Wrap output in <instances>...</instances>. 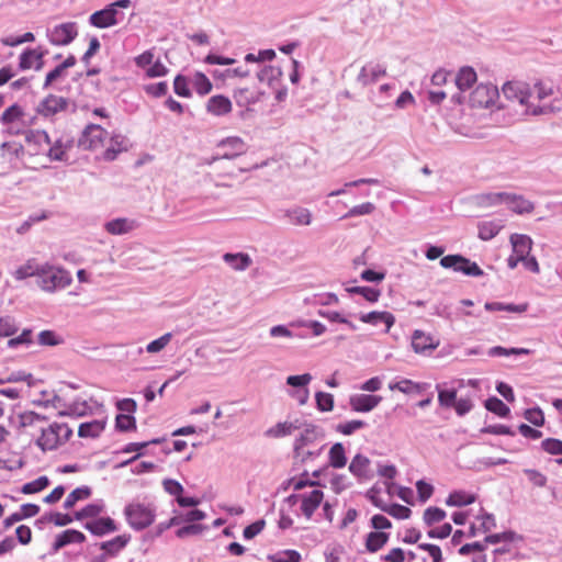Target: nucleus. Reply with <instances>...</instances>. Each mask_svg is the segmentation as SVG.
Returning <instances> with one entry per match:
<instances>
[{
    "label": "nucleus",
    "mask_w": 562,
    "mask_h": 562,
    "mask_svg": "<svg viewBox=\"0 0 562 562\" xmlns=\"http://www.w3.org/2000/svg\"><path fill=\"white\" fill-rule=\"evenodd\" d=\"M364 427H367L366 422L355 419V420H349L346 423H340L336 426L335 429H336V431H338L345 436H349V435H352L355 431H357L361 428H364Z\"/></svg>",
    "instance_id": "680f3d73"
},
{
    "label": "nucleus",
    "mask_w": 562,
    "mask_h": 562,
    "mask_svg": "<svg viewBox=\"0 0 562 562\" xmlns=\"http://www.w3.org/2000/svg\"><path fill=\"white\" fill-rule=\"evenodd\" d=\"M508 192H488L475 196V202L481 207L496 206L506 203Z\"/></svg>",
    "instance_id": "7c9ffc66"
},
{
    "label": "nucleus",
    "mask_w": 562,
    "mask_h": 562,
    "mask_svg": "<svg viewBox=\"0 0 562 562\" xmlns=\"http://www.w3.org/2000/svg\"><path fill=\"white\" fill-rule=\"evenodd\" d=\"M477 76L475 70L470 66L462 67L454 76L453 80L460 91L470 89L476 81Z\"/></svg>",
    "instance_id": "cd10ccee"
},
{
    "label": "nucleus",
    "mask_w": 562,
    "mask_h": 562,
    "mask_svg": "<svg viewBox=\"0 0 562 562\" xmlns=\"http://www.w3.org/2000/svg\"><path fill=\"white\" fill-rule=\"evenodd\" d=\"M47 156L53 161H64L67 159V146L63 144L61 139H57L54 144L47 146Z\"/></svg>",
    "instance_id": "3c124183"
},
{
    "label": "nucleus",
    "mask_w": 562,
    "mask_h": 562,
    "mask_svg": "<svg viewBox=\"0 0 562 562\" xmlns=\"http://www.w3.org/2000/svg\"><path fill=\"white\" fill-rule=\"evenodd\" d=\"M119 15L122 13L108 4L104 9L93 12L89 18V23L98 29H106L119 23Z\"/></svg>",
    "instance_id": "9b49d317"
},
{
    "label": "nucleus",
    "mask_w": 562,
    "mask_h": 562,
    "mask_svg": "<svg viewBox=\"0 0 562 562\" xmlns=\"http://www.w3.org/2000/svg\"><path fill=\"white\" fill-rule=\"evenodd\" d=\"M85 541L86 536L81 531L76 529H67L56 536L52 546V550L54 553H56L70 543H82Z\"/></svg>",
    "instance_id": "aec40b11"
},
{
    "label": "nucleus",
    "mask_w": 562,
    "mask_h": 562,
    "mask_svg": "<svg viewBox=\"0 0 562 562\" xmlns=\"http://www.w3.org/2000/svg\"><path fill=\"white\" fill-rule=\"evenodd\" d=\"M438 346L439 340L423 330L416 329L412 335V347L416 353L431 352Z\"/></svg>",
    "instance_id": "4468645a"
},
{
    "label": "nucleus",
    "mask_w": 562,
    "mask_h": 562,
    "mask_svg": "<svg viewBox=\"0 0 562 562\" xmlns=\"http://www.w3.org/2000/svg\"><path fill=\"white\" fill-rule=\"evenodd\" d=\"M475 502V496L463 491H454L446 499L448 506H467Z\"/></svg>",
    "instance_id": "79ce46f5"
},
{
    "label": "nucleus",
    "mask_w": 562,
    "mask_h": 562,
    "mask_svg": "<svg viewBox=\"0 0 562 562\" xmlns=\"http://www.w3.org/2000/svg\"><path fill=\"white\" fill-rule=\"evenodd\" d=\"M502 92L507 100L525 106L527 114L541 115L548 112V106L535 105L530 101L532 98L531 87L525 81H507L504 83Z\"/></svg>",
    "instance_id": "f257e3e1"
},
{
    "label": "nucleus",
    "mask_w": 562,
    "mask_h": 562,
    "mask_svg": "<svg viewBox=\"0 0 562 562\" xmlns=\"http://www.w3.org/2000/svg\"><path fill=\"white\" fill-rule=\"evenodd\" d=\"M425 386L426 384L416 383L408 379H403L389 385L391 390H397L405 394H420L425 390Z\"/></svg>",
    "instance_id": "ea45409f"
},
{
    "label": "nucleus",
    "mask_w": 562,
    "mask_h": 562,
    "mask_svg": "<svg viewBox=\"0 0 562 562\" xmlns=\"http://www.w3.org/2000/svg\"><path fill=\"white\" fill-rule=\"evenodd\" d=\"M47 417L40 415L35 412H25L20 415V425L21 427H33L38 423L46 422Z\"/></svg>",
    "instance_id": "69168bd1"
},
{
    "label": "nucleus",
    "mask_w": 562,
    "mask_h": 562,
    "mask_svg": "<svg viewBox=\"0 0 562 562\" xmlns=\"http://www.w3.org/2000/svg\"><path fill=\"white\" fill-rule=\"evenodd\" d=\"M23 115V110L20 105L13 104L9 106L0 116L2 124H10L19 120Z\"/></svg>",
    "instance_id": "338daca9"
},
{
    "label": "nucleus",
    "mask_w": 562,
    "mask_h": 562,
    "mask_svg": "<svg viewBox=\"0 0 562 562\" xmlns=\"http://www.w3.org/2000/svg\"><path fill=\"white\" fill-rule=\"evenodd\" d=\"M236 173L233 171L226 172L224 175H218V179H215L213 175L209 173L204 177L203 182L205 187L213 186L215 189H229L232 184L223 181V178H235Z\"/></svg>",
    "instance_id": "09e8293b"
},
{
    "label": "nucleus",
    "mask_w": 562,
    "mask_h": 562,
    "mask_svg": "<svg viewBox=\"0 0 562 562\" xmlns=\"http://www.w3.org/2000/svg\"><path fill=\"white\" fill-rule=\"evenodd\" d=\"M171 339H172V333H166L162 336H160L159 338L150 341L146 346V351L148 353H157V352L161 351L171 341Z\"/></svg>",
    "instance_id": "0e129e2a"
},
{
    "label": "nucleus",
    "mask_w": 562,
    "mask_h": 562,
    "mask_svg": "<svg viewBox=\"0 0 562 562\" xmlns=\"http://www.w3.org/2000/svg\"><path fill=\"white\" fill-rule=\"evenodd\" d=\"M386 75V67L380 63L370 61L366 64L359 75L357 81L361 86L366 87L376 82L380 78Z\"/></svg>",
    "instance_id": "f8f14e48"
},
{
    "label": "nucleus",
    "mask_w": 562,
    "mask_h": 562,
    "mask_svg": "<svg viewBox=\"0 0 562 562\" xmlns=\"http://www.w3.org/2000/svg\"><path fill=\"white\" fill-rule=\"evenodd\" d=\"M78 35L76 22H66L55 25L47 30V37L50 44L55 46H65L70 44Z\"/></svg>",
    "instance_id": "0eeeda50"
},
{
    "label": "nucleus",
    "mask_w": 562,
    "mask_h": 562,
    "mask_svg": "<svg viewBox=\"0 0 562 562\" xmlns=\"http://www.w3.org/2000/svg\"><path fill=\"white\" fill-rule=\"evenodd\" d=\"M44 56H45L44 50L26 48L20 55L19 67L21 70H26L32 67H34L35 70H41L44 66V61H43Z\"/></svg>",
    "instance_id": "a211bd4d"
},
{
    "label": "nucleus",
    "mask_w": 562,
    "mask_h": 562,
    "mask_svg": "<svg viewBox=\"0 0 562 562\" xmlns=\"http://www.w3.org/2000/svg\"><path fill=\"white\" fill-rule=\"evenodd\" d=\"M106 134V131L100 125L89 124L83 130L78 144L86 150L94 149L103 144Z\"/></svg>",
    "instance_id": "1a4fd4ad"
},
{
    "label": "nucleus",
    "mask_w": 562,
    "mask_h": 562,
    "mask_svg": "<svg viewBox=\"0 0 562 562\" xmlns=\"http://www.w3.org/2000/svg\"><path fill=\"white\" fill-rule=\"evenodd\" d=\"M316 407L321 412H331L334 408V396L326 392H316L315 394Z\"/></svg>",
    "instance_id": "bf43d9fd"
},
{
    "label": "nucleus",
    "mask_w": 562,
    "mask_h": 562,
    "mask_svg": "<svg viewBox=\"0 0 562 562\" xmlns=\"http://www.w3.org/2000/svg\"><path fill=\"white\" fill-rule=\"evenodd\" d=\"M105 427L104 420H91L82 423L78 429V436L81 438H95L98 437Z\"/></svg>",
    "instance_id": "72a5a7b5"
},
{
    "label": "nucleus",
    "mask_w": 562,
    "mask_h": 562,
    "mask_svg": "<svg viewBox=\"0 0 562 562\" xmlns=\"http://www.w3.org/2000/svg\"><path fill=\"white\" fill-rule=\"evenodd\" d=\"M263 92L250 91L248 88L237 89L234 93L235 101L238 106H248L261 100Z\"/></svg>",
    "instance_id": "2f4dec72"
},
{
    "label": "nucleus",
    "mask_w": 562,
    "mask_h": 562,
    "mask_svg": "<svg viewBox=\"0 0 562 562\" xmlns=\"http://www.w3.org/2000/svg\"><path fill=\"white\" fill-rule=\"evenodd\" d=\"M272 562H300L301 554L296 550H283L269 555Z\"/></svg>",
    "instance_id": "e2e57ef3"
},
{
    "label": "nucleus",
    "mask_w": 562,
    "mask_h": 562,
    "mask_svg": "<svg viewBox=\"0 0 562 562\" xmlns=\"http://www.w3.org/2000/svg\"><path fill=\"white\" fill-rule=\"evenodd\" d=\"M224 261L229 265L234 270L244 271L251 265V259L247 254H225Z\"/></svg>",
    "instance_id": "f704fd0d"
},
{
    "label": "nucleus",
    "mask_w": 562,
    "mask_h": 562,
    "mask_svg": "<svg viewBox=\"0 0 562 562\" xmlns=\"http://www.w3.org/2000/svg\"><path fill=\"white\" fill-rule=\"evenodd\" d=\"M347 291L351 294H360L370 303L376 302L381 294L379 290L370 286H352L347 288Z\"/></svg>",
    "instance_id": "4d7b16f0"
},
{
    "label": "nucleus",
    "mask_w": 562,
    "mask_h": 562,
    "mask_svg": "<svg viewBox=\"0 0 562 562\" xmlns=\"http://www.w3.org/2000/svg\"><path fill=\"white\" fill-rule=\"evenodd\" d=\"M217 148L223 151L218 153L216 156H213L211 159H205V164L212 165L221 159L231 160L246 151L245 143L239 137H228L226 139H223L217 145Z\"/></svg>",
    "instance_id": "423d86ee"
},
{
    "label": "nucleus",
    "mask_w": 562,
    "mask_h": 562,
    "mask_svg": "<svg viewBox=\"0 0 562 562\" xmlns=\"http://www.w3.org/2000/svg\"><path fill=\"white\" fill-rule=\"evenodd\" d=\"M389 539L390 533L385 531H371L366 537V549L371 553L378 552L387 543Z\"/></svg>",
    "instance_id": "c756f323"
},
{
    "label": "nucleus",
    "mask_w": 562,
    "mask_h": 562,
    "mask_svg": "<svg viewBox=\"0 0 562 562\" xmlns=\"http://www.w3.org/2000/svg\"><path fill=\"white\" fill-rule=\"evenodd\" d=\"M134 218L117 217L104 224V229L111 235H125L138 227Z\"/></svg>",
    "instance_id": "f3484780"
},
{
    "label": "nucleus",
    "mask_w": 562,
    "mask_h": 562,
    "mask_svg": "<svg viewBox=\"0 0 562 562\" xmlns=\"http://www.w3.org/2000/svg\"><path fill=\"white\" fill-rule=\"evenodd\" d=\"M282 71L279 67L263 66L258 72L257 78L260 82H267L272 86L273 81L281 77Z\"/></svg>",
    "instance_id": "de8ad7c7"
},
{
    "label": "nucleus",
    "mask_w": 562,
    "mask_h": 562,
    "mask_svg": "<svg viewBox=\"0 0 562 562\" xmlns=\"http://www.w3.org/2000/svg\"><path fill=\"white\" fill-rule=\"evenodd\" d=\"M381 401L382 397L379 395L355 394L350 396L349 404L352 411L367 413L375 408Z\"/></svg>",
    "instance_id": "2eb2a0df"
},
{
    "label": "nucleus",
    "mask_w": 562,
    "mask_h": 562,
    "mask_svg": "<svg viewBox=\"0 0 562 562\" xmlns=\"http://www.w3.org/2000/svg\"><path fill=\"white\" fill-rule=\"evenodd\" d=\"M18 330V324L12 316L0 317V337L13 336Z\"/></svg>",
    "instance_id": "13d9d810"
},
{
    "label": "nucleus",
    "mask_w": 562,
    "mask_h": 562,
    "mask_svg": "<svg viewBox=\"0 0 562 562\" xmlns=\"http://www.w3.org/2000/svg\"><path fill=\"white\" fill-rule=\"evenodd\" d=\"M502 228V221L481 222L479 224V238L482 240H491Z\"/></svg>",
    "instance_id": "e433bc0d"
},
{
    "label": "nucleus",
    "mask_w": 562,
    "mask_h": 562,
    "mask_svg": "<svg viewBox=\"0 0 562 562\" xmlns=\"http://www.w3.org/2000/svg\"><path fill=\"white\" fill-rule=\"evenodd\" d=\"M49 483H50L49 479L47 476L43 475L32 482L25 483L22 486L21 492L23 494H34V493L41 492L44 488H46L49 485Z\"/></svg>",
    "instance_id": "6e6d98bb"
},
{
    "label": "nucleus",
    "mask_w": 562,
    "mask_h": 562,
    "mask_svg": "<svg viewBox=\"0 0 562 562\" xmlns=\"http://www.w3.org/2000/svg\"><path fill=\"white\" fill-rule=\"evenodd\" d=\"M329 465L334 469H341L347 463L345 447L341 442L331 446L328 453Z\"/></svg>",
    "instance_id": "c9c22d12"
},
{
    "label": "nucleus",
    "mask_w": 562,
    "mask_h": 562,
    "mask_svg": "<svg viewBox=\"0 0 562 562\" xmlns=\"http://www.w3.org/2000/svg\"><path fill=\"white\" fill-rule=\"evenodd\" d=\"M72 281L71 274L63 269L49 265H43L37 280L38 286L46 292L65 289Z\"/></svg>",
    "instance_id": "20e7f679"
},
{
    "label": "nucleus",
    "mask_w": 562,
    "mask_h": 562,
    "mask_svg": "<svg viewBox=\"0 0 562 562\" xmlns=\"http://www.w3.org/2000/svg\"><path fill=\"white\" fill-rule=\"evenodd\" d=\"M447 514L443 509L439 507H428L424 512V522L428 527H432L434 525L442 521L446 518Z\"/></svg>",
    "instance_id": "8fccbe9b"
},
{
    "label": "nucleus",
    "mask_w": 562,
    "mask_h": 562,
    "mask_svg": "<svg viewBox=\"0 0 562 562\" xmlns=\"http://www.w3.org/2000/svg\"><path fill=\"white\" fill-rule=\"evenodd\" d=\"M124 516L132 529L144 530L154 522L156 506L151 503L132 502L125 506Z\"/></svg>",
    "instance_id": "f03ea898"
},
{
    "label": "nucleus",
    "mask_w": 562,
    "mask_h": 562,
    "mask_svg": "<svg viewBox=\"0 0 562 562\" xmlns=\"http://www.w3.org/2000/svg\"><path fill=\"white\" fill-rule=\"evenodd\" d=\"M284 217L295 226H307L312 223V213L308 209L294 206L284 211Z\"/></svg>",
    "instance_id": "b1692460"
},
{
    "label": "nucleus",
    "mask_w": 562,
    "mask_h": 562,
    "mask_svg": "<svg viewBox=\"0 0 562 562\" xmlns=\"http://www.w3.org/2000/svg\"><path fill=\"white\" fill-rule=\"evenodd\" d=\"M90 409L89 405L86 401L82 402H74L68 406L66 411H61L58 413L59 416H77L81 417L87 415Z\"/></svg>",
    "instance_id": "052dcab7"
},
{
    "label": "nucleus",
    "mask_w": 562,
    "mask_h": 562,
    "mask_svg": "<svg viewBox=\"0 0 562 562\" xmlns=\"http://www.w3.org/2000/svg\"><path fill=\"white\" fill-rule=\"evenodd\" d=\"M360 321L363 323H367V324L374 325V326L379 325L380 323H384L386 326L385 331H389L390 328L395 323V317L393 316V314H391L389 312L373 311V312H370L367 314H361Z\"/></svg>",
    "instance_id": "a878e982"
},
{
    "label": "nucleus",
    "mask_w": 562,
    "mask_h": 562,
    "mask_svg": "<svg viewBox=\"0 0 562 562\" xmlns=\"http://www.w3.org/2000/svg\"><path fill=\"white\" fill-rule=\"evenodd\" d=\"M161 441H162L161 438H156V439H151V440L145 441V442H131V443H127L123 448V450H122L123 452H125V453L138 452V453L136 456L132 457L131 459L121 462L117 467L119 468H124L127 464L134 462L136 459H138L142 456V453L139 452L142 449L146 448L149 445H158Z\"/></svg>",
    "instance_id": "473e14b6"
},
{
    "label": "nucleus",
    "mask_w": 562,
    "mask_h": 562,
    "mask_svg": "<svg viewBox=\"0 0 562 562\" xmlns=\"http://www.w3.org/2000/svg\"><path fill=\"white\" fill-rule=\"evenodd\" d=\"M395 89L394 85L384 83L379 87L376 92L371 95V101L379 108H383L387 104V100L391 98V91Z\"/></svg>",
    "instance_id": "37998d69"
},
{
    "label": "nucleus",
    "mask_w": 562,
    "mask_h": 562,
    "mask_svg": "<svg viewBox=\"0 0 562 562\" xmlns=\"http://www.w3.org/2000/svg\"><path fill=\"white\" fill-rule=\"evenodd\" d=\"M42 266L37 265L34 259L27 260V262L21 267H19L13 276L16 280H24L29 277L36 276L40 278Z\"/></svg>",
    "instance_id": "a19ab883"
},
{
    "label": "nucleus",
    "mask_w": 562,
    "mask_h": 562,
    "mask_svg": "<svg viewBox=\"0 0 562 562\" xmlns=\"http://www.w3.org/2000/svg\"><path fill=\"white\" fill-rule=\"evenodd\" d=\"M440 266L445 269H452L456 272H461L469 277L484 276V271L477 266L476 262L471 261L469 258L459 254L441 257Z\"/></svg>",
    "instance_id": "39448f33"
},
{
    "label": "nucleus",
    "mask_w": 562,
    "mask_h": 562,
    "mask_svg": "<svg viewBox=\"0 0 562 562\" xmlns=\"http://www.w3.org/2000/svg\"><path fill=\"white\" fill-rule=\"evenodd\" d=\"M521 540V537L515 531L508 530L501 533L488 535L484 538V542L495 544L499 542H514Z\"/></svg>",
    "instance_id": "864d4df0"
},
{
    "label": "nucleus",
    "mask_w": 562,
    "mask_h": 562,
    "mask_svg": "<svg viewBox=\"0 0 562 562\" xmlns=\"http://www.w3.org/2000/svg\"><path fill=\"white\" fill-rule=\"evenodd\" d=\"M192 85L194 90L200 95H205L212 90V82L203 72H195L193 76Z\"/></svg>",
    "instance_id": "49530a36"
},
{
    "label": "nucleus",
    "mask_w": 562,
    "mask_h": 562,
    "mask_svg": "<svg viewBox=\"0 0 562 562\" xmlns=\"http://www.w3.org/2000/svg\"><path fill=\"white\" fill-rule=\"evenodd\" d=\"M83 527L97 537H103L119 530L115 521L110 517L94 518L86 521Z\"/></svg>",
    "instance_id": "ddd939ff"
},
{
    "label": "nucleus",
    "mask_w": 562,
    "mask_h": 562,
    "mask_svg": "<svg viewBox=\"0 0 562 562\" xmlns=\"http://www.w3.org/2000/svg\"><path fill=\"white\" fill-rule=\"evenodd\" d=\"M506 205L517 214H528L531 213L535 209V205L531 201L525 199L522 195H517L508 192V198H506Z\"/></svg>",
    "instance_id": "bb28decb"
},
{
    "label": "nucleus",
    "mask_w": 562,
    "mask_h": 562,
    "mask_svg": "<svg viewBox=\"0 0 562 562\" xmlns=\"http://www.w3.org/2000/svg\"><path fill=\"white\" fill-rule=\"evenodd\" d=\"M498 97V90L495 86L488 83H480L470 94V104L473 108H488Z\"/></svg>",
    "instance_id": "6e6552de"
},
{
    "label": "nucleus",
    "mask_w": 562,
    "mask_h": 562,
    "mask_svg": "<svg viewBox=\"0 0 562 562\" xmlns=\"http://www.w3.org/2000/svg\"><path fill=\"white\" fill-rule=\"evenodd\" d=\"M510 244L513 252L524 258L530 254L532 239L528 235L513 234L510 236Z\"/></svg>",
    "instance_id": "c85d7f7f"
},
{
    "label": "nucleus",
    "mask_w": 562,
    "mask_h": 562,
    "mask_svg": "<svg viewBox=\"0 0 562 562\" xmlns=\"http://www.w3.org/2000/svg\"><path fill=\"white\" fill-rule=\"evenodd\" d=\"M485 408L499 417H507L510 413L509 407L496 396H491L485 401Z\"/></svg>",
    "instance_id": "a18cd8bd"
},
{
    "label": "nucleus",
    "mask_w": 562,
    "mask_h": 562,
    "mask_svg": "<svg viewBox=\"0 0 562 562\" xmlns=\"http://www.w3.org/2000/svg\"><path fill=\"white\" fill-rule=\"evenodd\" d=\"M91 495V488L88 486H81L75 488L72 492L68 494L64 502V508L70 509L72 508L78 501L86 499Z\"/></svg>",
    "instance_id": "c03bdc74"
},
{
    "label": "nucleus",
    "mask_w": 562,
    "mask_h": 562,
    "mask_svg": "<svg viewBox=\"0 0 562 562\" xmlns=\"http://www.w3.org/2000/svg\"><path fill=\"white\" fill-rule=\"evenodd\" d=\"M25 142L29 146L34 147L33 154H40L44 150V147L50 145V137L45 131L31 130L25 134Z\"/></svg>",
    "instance_id": "393cba45"
},
{
    "label": "nucleus",
    "mask_w": 562,
    "mask_h": 562,
    "mask_svg": "<svg viewBox=\"0 0 562 562\" xmlns=\"http://www.w3.org/2000/svg\"><path fill=\"white\" fill-rule=\"evenodd\" d=\"M103 512L102 504H88L75 513V519L83 520L86 518H97Z\"/></svg>",
    "instance_id": "5fc2aeb1"
},
{
    "label": "nucleus",
    "mask_w": 562,
    "mask_h": 562,
    "mask_svg": "<svg viewBox=\"0 0 562 562\" xmlns=\"http://www.w3.org/2000/svg\"><path fill=\"white\" fill-rule=\"evenodd\" d=\"M127 150V139L124 136L115 135L110 140V146L104 151L105 160H114L119 153Z\"/></svg>",
    "instance_id": "4c0bfd02"
},
{
    "label": "nucleus",
    "mask_w": 562,
    "mask_h": 562,
    "mask_svg": "<svg viewBox=\"0 0 562 562\" xmlns=\"http://www.w3.org/2000/svg\"><path fill=\"white\" fill-rule=\"evenodd\" d=\"M68 105V100L64 97L48 94L36 106V113L46 119L53 117L57 113L65 111Z\"/></svg>",
    "instance_id": "9d476101"
},
{
    "label": "nucleus",
    "mask_w": 562,
    "mask_h": 562,
    "mask_svg": "<svg viewBox=\"0 0 562 562\" xmlns=\"http://www.w3.org/2000/svg\"><path fill=\"white\" fill-rule=\"evenodd\" d=\"M130 541H131V535L123 533V535L114 537L111 540L100 542L99 548L109 558H115L120 554L121 551H123L125 549V547L128 544Z\"/></svg>",
    "instance_id": "6ab92c4d"
},
{
    "label": "nucleus",
    "mask_w": 562,
    "mask_h": 562,
    "mask_svg": "<svg viewBox=\"0 0 562 562\" xmlns=\"http://www.w3.org/2000/svg\"><path fill=\"white\" fill-rule=\"evenodd\" d=\"M297 426H295L292 423H278L276 426L269 428L266 431V436L273 437V438H281L285 437L292 434L293 429H296Z\"/></svg>",
    "instance_id": "603ef678"
},
{
    "label": "nucleus",
    "mask_w": 562,
    "mask_h": 562,
    "mask_svg": "<svg viewBox=\"0 0 562 562\" xmlns=\"http://www.w3.org/2000/svg\"><path fill=\"white\" fill-rule=\"evenodd\" d=\"M324 498V493L321 490H313L310 493L302 494L301 510L302 514L310 519L314 512L319 507Z\"/></svg>",
    "instance_id": "412c9836"
},
{
    "label": "nucleus",
    "mask_w": 562,
    "mask_h": 562,
    "mask_svg": "<svg viewBox=\"0 0 562 562\" xmlns=\"http://www.w3.org/2000/svg\"><path fill=\"white\" fill-rule=\"evenodd\" d=\"M206 111L215 116L226 115L232 111V101L223 94L213 95L206 102Z\"/></svg>",
    "instance_id": "5701e85b"
},
{
    "label": "nucleus",
    "mask_w": 562,
    "mask_h": 562,
    "mask_svg": "<svg viewBox=\"0 0 562 562\" xmlns=\"http://www.w3.org/2000/svg\"><path fill=\"white\" fill-rule=\"evenodd\" d=\"M323 431L315 425H307L300 437L294 442V452L300 454L304 447L315 442L318 438H322Z\"/></svg>",
    "instance_id": "4be33fe9"
},
{
    "label": "nucleus",
    "mask_w": 562,
    "mask_h": 562,
    "mask_svg": "<svg viewBox=\"0 0 562 562\" xmlns=\"http://www.w3.org/2000/svg\"><path fill=\"white\" fill-rule=\"evenodd\" d=\"M370 465H371V461L368 457L361 454V453H357L348 469L350 471V473L356 476L359 481H364V480H369L372 477V473L370 471Z\"/></svg>",
    "instance_id": "dca6fc26"
},
{
    "label": "nucleus",
    "mask_w": 562,
    "mask_h": 562,
    "mask_svg": "<svg viewBox=\"0 0 562 562\" xmlns=\"http://www.w3.org/2000/svg\"><path fill=\"white\" fill-rule=\"evenodd\" d=\"M541 448L549 454L562 457V441L555 438H547L541 442Z\"/></svg>",
    "instance_id": "774afa93"
},
{
    "label": "nucleus",
    "mask_w": 562,
    "mask_h": 562,
    "mask_svg": "<svg viewBox=\"0 0 562 562\" xmlns=\"http://www.w3.org/2000/svg\"><path fill=\"white\" fill-rule=\"evenodd\" d=\"M72 429L67 424L53 423L47 427H41V436L36 445L42 451H52L70 439Z\"/></svg>",
    "instance_id": "7ed1b4c3"
},
{
    "label": "nucleus",
    "mask_w": 562,
    "mask_h": 562,
    "mask_svg": "<svg viewBox=\"0 0 562 562\" xmlns=\"http://www.w3.org/2000/svg\"><path fill=\"white\" fill-rule=\"evenodd\" d=\"M485 310L488 312H509V313H524L528 308L527 303L522 304H506L502 302H486L484 305Z\"/></svg>",
    "instance_id": "58836bf2"
}]
</instances>
